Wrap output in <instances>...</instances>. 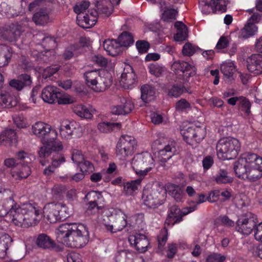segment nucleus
Instances as JSON below:
<instances>
[{
  "label": "nucleus",
  "instance_id": "e2e57ef3",
  "mask_svg": "<svg viewBox=\"0 0 262 262\" xmlns=\"http://www.w3.org/2000/svg\"><path fill=\"white\" fill-rule=\"evenodd\" d=\"M226 257L220 254L214 253L208 256L206 259V262H223Z\"/></svg>",
  "mask_w": 262,
  "mask_h": 262
},
{
  "label": "nucleus",
  "instance_id": "a211bd4d",
  "mask_svg": "<svg viewBox=\"0 0 262 262\" xmlns=\"http://www.w3.org/2000/svg\"><path fill=\"white\" fill-rule=\"evenodd\" d=\"M248 71L256 75L262 73V55L254 54L247 59Z\"/></svg>",
  "mask_w": 262,
  "mask_h": 262
},
{
  "label": "nucleus",
  "instance_id": "39448f33",
  "mask_svg": "<svg viewBox=\"0 0 262 262\" xmlns=\"http://www.w3.org/2000/svg\"><path fill=\"white\" fill-rule=\"evenodd\" d=\"M90 3L82 1L77 3L73 8L77 14V23L81 28H90L93 27L97 21L98 12L95 9H88Z\"/></svg>",
  "mask_w": 262,
  "mask_h": 262
},
{
  "label": "nucleus",
  "instance_id": "c9c22d12",
  "mask_svg": "<svg viewBox=\"0 0 262 262\" xmlns=\"http://www.w3.org/2000/svg\"><path fill=\"white\" fill-rule=\"evenodd\" d=\"M11 241V238L8 234L0 232V258H4L6 256L9 244Z\"/></svg>",
  "mask_w": 262,
  "mask_h": 262
},
{
  "label": "nucleus",
  "instance_id": "13d9d810",
  "mask_svg": "<svg viewBox=\"0 0 262 262\" xmlns=\"http://www.w3.org/2000/svg\"><path fill=\"white\" fill-rule=\"evenodd\" d=\"M102 209V207L98 206V204H95L91 201H89L86 212L89 215L96 214L98 213L99 211Z\"/></svg>",
  "mask_w": 262,
  "mask_h": 262
},
{
  "label": "nucleus",
  "instance_id": "5701e85b",
  "mask_svg": "<svg viewBox=\"0 0 262 262\" xmlns=\"http://www.w3.org/2000/svg\"><path fill=\"white\" fill-rule=\"evenodd\" d=\"M20 35L18 27L14 25L10 27H0V39L12 41Z\"/></svg>",
  "mask_w": 262,
  "mask_h": 262
},
{
  "label": "nucleus",
  "instance_id": "f3484780",
  "mask_svg": "<svg viewBox=\"0 0 262 262\" xmlns=\"http://www.w3.org/2000/svg\"><path fill=\"white\" fill-rule=\"evenodd\" d=\"M137 83V76L133 68L130 66H127L121 74L120 85L125 89H129L134 88Z\"/></svg>",
  "mask_w": 262,
  "mask_h": 262
},
{
  "label": "nucleus",
  "instance_id": "c756f323",
  "mask_svg": "<svg viewBox=\"0 0 262 262\" xmlns=\"http://www.w3.org/2000/svg\"><path fill=\"white\" fill-rule=\"evenodd\" d=\"M32 83L31 78L30 75L23 74L20 76L18 79H12L9 84L18 91H20L25 86H29Z\"/></svg>",
  "mask_w": 262,
  "mask_h": 262
},
{
  "label": "nucleus",
  "instance_id": "49530a36",
  "mask_svg": "<svg viewBox=\"0 0 262 262\" xmlns=\"http://www.w3.org/2000/svg\"><path fill=\"white\" fill-rule=\"evenodd\" d=\"M117 41H118L121 48L122 47H129L132 45L134 41L133 36L131 33L127 32L122 33L118 37Z\"/></svg>",
  "mask_w": 262,
  "mask_h": 262
},
{
  "label": "nucleus",
  "instance_id": "0e129e2a",
  "mask_svg": "<svg viewBox=\"0 0 262 262\" xmlns=\"http://www.w3.org/2000/svg\"><path fill=\"white\" fill-rule=\"evenodd\" d=\"M190 107V104L184 99L178 101L176 105V110L178 111H183Z\"/></svg>",
  "mask_w": 262,
  "mask_h": 262
},
{
  "label": "nucleus",
  "instance_id": "423d86ee",
  "mask_svg": "<svg viewBox=\"0 0 262 262\" xmlns=\"http://www.w3.org/2000/svg\"><path fill=\"white\" fill-rule=\"evenodd\" d=\"M144 204L149 208H157L166 200V190L159 183L154 184L151 188L144 189L142 193Z\"/></svg>",
  "mask_w": 262,
  "mask_h": 262
},
{
  "label": "nucleus",
  "instance_id": "a878e982",
  "mask_svg": "<svg viewBox=\"0 0 262 262\" xmlns=\"http://www.w3.org/2000/svg\"><path fill=\"white\" fill-rule=\"evenodd\" d=\"M50 11L46 8L40 9L33 16V20L37 25H45L51 21Z\"/></svg>",
  "mask_w": 262,
  "mask_h": 262
},
{
  "label": "nucleus",
  "instance_id": "f257e3e1",
  "mask_svg": "<svg viewBox=\"0 0 262 262\" xmlns=\"http://www.w3.org/2000/svg\"><path fill=\"white\" fill-rule=\"evenodd\" d=\"M8 215L15 226L28 228L36 225L41 217V210L36 203H16L8 192L0 191V217Z\"/></svg>",
  "mask_w": 262,
  "mask_h": 262
},
{
  "label": "nucleus",
  "instance_id": "aec40b11",
  "mask_svg": "<svg viewBox=\"0 0 262 262\" xmlns=\"http://www.w3.org/2000/svg\"><path fill=\"white\" fill-rule=\"evenodd\" d=\"M63 149L62 143L60 141L53 140H48L44 146L40 148L38 151L40 158L48 157L52 151H60Z\"/></svg>",
  "mask_w": 262,
  "mask_h": 262
},
{
  "label": "nucleus",
  "instance_id": "ddd939ff",
  "mask_svg": "<svg viewBox=\"0 0 262 262\" xmlns=\"http://www.w3.org/2000/svg\"><path fill=\"white\" fill-rule=\"evenodd\" d=\"M228 0H200L199 7L202 13H215L217 11L224 12L226 11Z\"/></svg>",
  "mask_w": 262,
  "mask_h": 262
},
{
  "label": "nucleus",
  "instance_id": "de8ad7c7",
  "mask_svg": "<svg viewBox=\"0 0 262 262\" xmlns=\"http://www.w3.org/2000/svg\"><path fill=\"white\" fill-rule=\"evenodd\" d=\"M234 69V65L232 62H224L221 66V70L222 73L227 78H229L233 75Z\"/></svg>",
  "mask_w": 262,
  "mask_h": 262
},
{
  "label": "nucleus",
  "instance_id": "5fc2aeb1",
  "mask_svg": "<svg viewBox=\"0 0 262 262\" xmlns=\"http://www.w3.org/2000/svg\"><path fill=\"white\" fill-rule=\"evenodd\" d=\"M189 92L183 86L173 85L168 91L169 96L178 97L184 92Z\"/></svg>",
  "mask_w": 262,
  "mask_h": 262
},
{
  "label": "nucleus",
  "instance_id": "9d476101",
  "mask_svg": "<svg viewBox=\"0 0 262 262\" xmlns=\"http://www.w3.org/2000/svg\"><path fill=\"white\" fill-rule=\"evenodd\" d=\"M18 160H20V163L15 168H13L11 171V174L15 180H20L28 178L31 173V168L28 165L31 161V158L29 155L21 151L18 152L16 155Z\"/></svg>",
  "mask_w": 262,
  "mask_h": 262
},
{
  "label": "nucleus",
  "instance_id": "6ab92c4d",
  "mask_svg": "<svg viewBox=\"0 0 262 262\" xmlns=\"http://www.w3.org/2000/svg\"><path fill=\"white\" fill-rule=\"evenodd\" d=\"M128 239L130 244L134 246L138 251L141 252L146 251L149 245L147 237L141 234L130 235Z\"/></svg>",
  "mask_w": 262,
  "mask_h": 262
},
{
  "label": "nucleus",
  "instance_id": "052dcab7",
  "mask_svg": "<svg viewBox=\"0 0 262 262\" xmlns=\"http://www.w3.org/2000/svg\"><path fill=\"white\" fill-rule=\"evenodd\" d=\"M121 105L125 115L130 113L134 108V104L130 100L122 99L121 100Z\"/></svg>",
  "mask_w": 262,
  "mask_h": 262
},
{
  "label": "nucleus",
  "instance_id": "3c124183",
  "mask_svg": "<svg viewBox=\"0 0 262 262\" xmlns=\"http://www.w3.org/2000/svg\"><path fill=\"white\" fill-rule=\"evenodd\" d=\"M200 50L201 49L198 47L188 42L183 46L182 52L184 55L190 56Z\"/></svg>",
  "mask_w": 262,
  "mask_h": 262
},
{
  "label": "nucleus",
  "instance_id": "9b49d317",
  "mask_svg": "<svg viewBox=\"0 0 262 262\" xmlns=\"http://www.w3.org/2000/svg\"><path fill=\"white\" fill-rule=\"evenodd\" d=\"M257 222L254 214L251 213H246L239 217L236 221L235 230L242 234L248 235L252 231L254 232Z\"/></svg>",
  "mask_w": 262,
  "mask_h": 262
},
{
  "label": "nucleus",
  "instance_id": "6e6552de",
  "mask_svg": "<svg viewBox=\"0 0 262 262\" xmlns=\"http://www.w3.org/2000/svg\"><path fill=\"white\" fill-rule=\"evenodd\" d=\"M131 164L137 175L144 178L155 167L152 156L148 152H143L134 156Z\"/></svg>",
  "mask_w": 262,
  "mask_h": 262
},
{
  "label": "nucleus",
  "instance_id": "6e6d98bb",
  "mask_svg": "<svg viewBox=\"0 0 262 262\" xmlns=\"http://www.w3.org/2000/svg\"><path fill=\"white\" fill-rule=\"evenodd\" d=\"M230 41V38L229 36H221L216 43L215 49L218 50L219 52L221 51L222 50L226 48L228 46Z\"/></svg>",
  "mask_w": 262,
  "mask_h": 262
},
{
  "label": "nucleus",
  "instance_id": "7c9ffc66",
  "mask_svg": "<svg viewBox=\"0 0 262 262\" xmlns=\"http://www.w3.org/2000/svg\"><path fill=\"white\" fill-rule=\"evenodd\" d=\"M12 48L5 45H0V67L8 64L12 56Z\"/></svg>",
  "mask_w": 262,
  "mask_h": 262
},
{
  "label": "nucleus",
  "instance_id": "4c0bfd02",
  "mask_svg": "<svg viewBox=\"0 0 262 262\" xmlns=\"http://www.w3.org/2000/svg\"><path fill=\"white\" fill-rule=\"evenodd\" d=\"M174 143L171 141L170 143L164 146L163 148H159V155L161 156V161L166 162L173 155L172 152L174 151Z\"/></svg>",
  "mask_w": 262,
  "mask_h": 262
},
{
  "label": "nucleus",
  "instance_id": "a18cd8bd",
  "mask_svg": "<svg viewBox=\"0 0 262 262\" xmlns=\"http://www.w3.org/2000/svg\"><path fill=\"white\" fill-rule=\"evenodd\" d=\"M257 27L253 23H248L241 31V36L244 38H249L255 34Z\"/></svg>",
  "mask_w": 262,
  "mask_h": 262
},
{
  "label": "nucleus",
  "instance_id": "f03ea898",
  "mask_svg": "<svg viewBox=\"0 0 262 262\" xmlns=\"http://www.w3.org/2000/svg\"><path fill=\"white\" fill-rule=\"evenodd\" d=\"M56 236L59 242L71 248H82L89 240L87 228L82 224L76 223L61 224L57 229Z\"/></svg>",
  "mask_w": 262,
  "mask_h": 262
},
{
  "label": "nucleus",
  "instance_id": "f704fd0d",
  "mask_svg": "<svg viewBox=\"0 0 262 262\" xmlns=\"http://www.w3.org/2000/svg\"><path fill=\"white\" fill-rule=\"evenodd\" d=\"M143 178L127 182L124 184V191L126 195H133L140 186Z\"/></svg>",
  "mask_w": 262,
  "mask_h": 262
},
{
  "label": "nucleus",
  "instance_id": "2f4dec72",
  "mask_svg": "<svg viewBox=\"0 0 262 262\" xmlns=\"http://www.w3.org/2000/svg\"><path fill=\"white\" fill-rule=\"evenodd\" d=\"M141 98L145 103L154 100L155 97L156 90L152 85L144 84L141 87Z\"/></svg>",
  "mask_w": 262,
  "mask_h": 262
},
{
  "label": "nucleus",
  "instance_id": "79ce46f5",
  "mask_svg": "<svg viewBox=\"0 0 262 262\" xmlns=\"http://www.w3.org/2000/svg\"><path fill=\"white\" fill-rule=\"evenodd\" d=\"M120 123H111L108 122H100L98 125V129L102 133H107L114 130L120 129Z\"/></svg>",
  "mask_w": 262,
  "mask_h": 262
},
{
  "label": "nucleus",
  "instance_id": "09e8293b",
  "mask_svg": "<svg viewBox=\"0 0 262 262\" xmlns=\"http://www.w3.org/2000/svg\"><path fill=\"white\" fill-rule=\"evenodd\" d=\"M78 167L79 168L80 171L85 174L91 173L95 170L94 165L85 158L78 165Z\"/></svg>",
  "mask_w": 262,
  "mask_h": 262
},
{
  "label": "nucleus",
  "instance_id": "680f3d73",
  "mask_svg": "<svg viewBox=\"0 0 262 262\" xmlns=\"http://www.w3.org/2000/svg\"><path fill=\"white\" fill-rule=\"evenodd\" d=\"M136 45L140 53H145L147 52L149 47V43L145 40L137 41Z\"/></svg>",
  "mask_w": 262,
  "mask_h": 262
},
{
  "label": "nucleus",
  "instance_id": "393cba45",
  "mask_svg": "<svg viewBox=\"0 0 262 262\" xmlns=\"http://www.w3.org/2000/svg\"><path fill=\"white\" fill-rule=\"evenodd\" d=\"M159 5L161 9L163 10L161 15V19L163 21L170 23L176 19L178 14L177 10L167 8L165 2L162 0L159 2Z\"/></svg>",
  "mask_w": 262,
  "mask_h": 262
},
{
  "label": "nucleus",
  "instance_id": "e433bc0d",
  "mask_svg": "<svg viewBox=\"0 0 262 262\" xmlns=\"http://www.w3.org/2000/svg\"><path fill=\"white\" fill-rule=\"evenodd\" d=\"M174 27L177 29V33L174 36V40L177 41H182L186 39L187 36V28L186 26L181 21L174 23Z\"/></svg>",
  "mask_w": 262,
  "mask_h": 262
},
{
  "label": "nucleus",
  "instance_id": "bb28decb",
  "mask_svg": "<svg viewBox=\"0 0 262 262\" xmlns=\"http://www.w3.org/2000/svg\"><path fill=\"white\" fill-rule=\"evenodd\" d=\"M36 244L38 247L50 250H56L57 246L54 241L45 234L38 235L36 239Z\"/></svg>",
  "mask_w": 262,
  "mask_h": 262
},
{
  "label": "nucleus",
  "instance_id": "f8f14e48",
  "mask_svg": "<svg viewBox=\"0 0 262 262\" xmlns=\"http://www.w3.org/2000/svg\"><path fill=\"white\" fill-rule=\"evenodd\" d=\"M181 134L188 144L193 145L200 143L204 138L206 131L203 127L190 126L181 129Z\"/></svg>",
  "mask_w": 262,
  "mask_h": 262
},
{
  "label": "nucleus",
  "instance_id": "2eb2a0df",
  "mask_svg": "<svg viewBox=\"0 0 262 262\" xmlns=\"http://www.w3.org/2000/svg\"><path fill=\"white\" fill-rule=\"evenodd\" d=\"M105 229L112 233L122 230L127 225L126 217L124 214L112 215L109 222L104 223Z\"/></svg>",
  "mask_w": 262,
  "mask_h": 262
},
{
  "label": "nucleus",
  "instance_id": "b1692460",
  "mask_svg": "<svg viewBox=\"0 0 262 262\" xmlns=\"http://www.w3.org/2000/svg\"><path fill=\"white\" fill-rule=\"evenodd\" d=\"M79 125L75 121H69L62 123L59 127V134L62 139H70Z\"/></svg>",
  "mask_w": 262,
  "mask_h": 262
},
{
  "label": "nucleus",
  "instance_id": "bf43d9fd",
  "mask_svg": "<svg viewBox=\"0 0 262 262\" xmlns=\"http://www.w3.org/2000/svg\"><path fill=\"white\" fill-rule=\"evenodd\" d=\"M71 158L73 162L76 164L77 166L85 159L81 152L77 149L73 150Z\"/></svg>",
  "mask_w": 262,
  "mask_h": 262
},
{
  "label": "nucleus",
  "instance_id": "37998d69",
  "mask_svg": "<svg viewBox=\"0 0 262 262\" xmlns=\"http://www.w3.org/2000/svg\"><path fill=\"white\" fill-rule=\"evenodd\" d=\"M55 209L58 212L57 214L58 215L59 221H64L68 217H69L71 213V210L70 208L61 203H55Z\"/></svg>",
  "mask_w": 262,
  "mask_h": 262
},
{
  "label": "nucleus",
  "instance_id": "c03bdc74",
  "mask_svg": "<svg viewBox=\"0 0 262 262\" xmlns=\"http://www.w3.org/2000/svg\"><path fill=\"white\" fill-rule=\"evenodd\" d=\"M134 254L128 250L118 252L115 256V262H133Z\"/></svg>",
  "mask_w": 262,
  "mask_h": 262
},
{
  "label": "nucleus",
  "instance_id": "1a4fd4ad",
  "mask_svg": "<svg viewBox=\"0 0 262 262\" xmlns=\"http://www.w3.org/2000/svg\"><path fill=\"white\" fill-rule=\"evenodd\" d=\"M136 145V141L133 137L127 135L121 136L116 146V157L120 160H125L133 155Z\"/></svg>",
  "mask_w": 262,
  "mask_h": 262
},
{
  "label": "nucleus",
  "instance_id": "864d4df0",
  "mask_svg": "<svg viewBox=\"0 0 262 262\" xmlns=\"http://www.w3.org/2000/svg\"><path fill=\"white\" fill-rule=\"evenodd\" d=\"M215 180L217 183L225 184L232 182L233 179L228 176L227 171L221 169L219 174L216 177Z\"/></svg>",
  "mask_w": 262,
  "mask_h": 262
},
{
  "label": "nucleus",
  "instance_id": "0eeeda50",
  "mask_svg": "<svg viewBox=\"0 0 262 262\" xmlns=\"http://www.w3.org/2000/svg\"><path fill=\"white\" fill-rule=\"evenodd\" d=\"M241 147L239 140L233 137L220 139L216 144L217 157L222 160H231L238 154Z\"/></svg>",
  "mask_w": 262,
  "mask_h": 262
},
{
  "label": "nucleus",
  "instance_id": "7ed1b4c3",
  "mask_svg": "<svg viewBox=\"0 0 262 262\" xmlns=\"http://www.w3.org/2000/svg\"><path fill=\"white\" fill-rule=\"evenodd\" d=\"M234 170L239 178L256 182L262 177V158L256 154H246L235 162Z\"/></svg>",
  "mask_w": 262,
  "mask_h": 262
},
{
  "label": "nucleus",
  "instance_id": "20e7f679",
  "mask_svg": "<svg viewBox=\"0 0 262 262\" xmlns=\"http://www.w3.org/2000/svg\"><path fill=\"white\" fill-rule=\"evenodd\" d=\"M85 83L96 92L104 91L112 83L111 74L104 70H94L84 74Z\"/></svg>",
  "mask_w": 262,
  "mask_h": 262
},
{
  "label": "nucleus",
  "instance_id": "774afa93",
  "mask_svg": "<svg viewBox=\"0 0 262 262\" xmlns=\"http://www.w3.org/2000/svg\"><path fill=\"white\" fill-rule=\"evenodd\" d=\"M254 233V238L258 242H262V222L257 224Z\"/></svg>",
  "mask_w": 262,
  "mask_h": 262
},
{
  "label": "nucleus",
  "instance_id": "58836bf2",
  "mask_svg": "<svg viewBox=\"0 0 262 262\" xmlns=\"http://www.w3.org/2000/svg\"><path fill=\"white\" fill-rule=\"evenodd\" d=\"M73 111L79 117L86 119H90L93 117L91 111L85 106L82 104L74 105Z\"/></svg>",
  "mask_w": 262,
  "mask_h": 262
},
{
  "label": "nucleus",
  "instance_id": "cd10ccee",
  "mask_svg": "<svg viewBox=\"0 0 262 262\" xmlns=\"http://www.w3.org/2000/svg\"><path fill=\"white\" fill-rule=\"evenodd\" d=\"M104 49L112 56H115L122 52V48L118 41L115 39L105 40L103 42Z\"/></svg>",
  "mask_w": 262,
  "mask_h": 262
},
{
  "label": "nucleus",
  "instance_id": "72a5a7b5",
  "mask_svg": "<svg viewBox=\"0 0 262 262\" xmlns=\"http://www.w3.org/2000/svg\"><path fill=\"white\" fill-rule=\"evenodd\" d=\"M16 140V135L13 129H6L0 134V145H9Z\"/></svg>",
  "mask_w": 262,
  "mask_h": 262
},
{
  "label": "nucleus",
  "instance_id": "4be33fe9",
  "mask_svg": "<svg viewBox=\"0 0 262 262\" xmlns=\"http://www.w3.org/2000/svg\"><path fill=\"white\" fill-rule=\"evenodd\" d=\"M59 96V89L57 87L51 85L45 87L42 89L41 94L43 101L49 104L55 103Z\"/></svg>",
  "mask_w": 262,
  "mask_h": 262
},
{
  "label": "nucleus",
  "instance_id": "a19ab883",
  "mask_svg": "<svg viewBox=\"0 0 262 262\" xmlns=\"http://www.w3.org/2000/svg\"><path fill=\"white\" fill-rule=\"evenodd\" d=\"M85 199L88 201H91L94 204H98L101 207L104 206V198L101 192L97 191H91L85 195Z\"/></svg>",
  "mask_w": 262,
  "mask_h": 262
},
{
  "label": "nucleus",
  "instance_id": "603ef678",
  "mask_svg": "<svg viewBox=\"0 0 262 262\" xmlns=\"http://www.w3.org/2000/svg\"><path fill=\"white\" fill-rule=\"evenodd\" d=\"M148 69L150 73L156 77L162 76L165 72V67L158 64H150Z\"/></svg>",
  "mask_w": 262,
  "mask_h": 262
},
{
  "label": "nucleus",
  "instance_id": "4468645a",
  "mask_svg": "<svg viewBox=\"0 0 262 262\" xmlns=\"http://www.w3.org/2000/svg\"><path fill=\"white\" fill-rule=\"evenodd\" d=\"M196 209V206L189 207L181 211L177 206H171L169 210L168 216L166 218L165 225L168 226H172L174 224L180 222L182 220V216L194 211Z\"/></svg>",
  "mask_w": 262,
  "mask_h": 262
},
{
  "label": "nucleus",
  "instance_id": "4d7b16f0",
  "mask_svg": "<svg viewBox=\"0 0 262 262\" xmlns=\"http://www.w3.org/2000/svg\"><path fill=\"white\" fill-rule=\"evenodd\" d=\"M98 13L108 16L113 12V6L111 4L99 5L98 7Z\"/></svg>",
  "mask_w": 262,
  "mask_h": 262
},
{
  "label": "nucleus",
  "instance_id": "ea45409f",
  "mask_svg": "<svg viewBox=\"0 0 262 262\" xmlns=\"http://www.w3.org/2000/svg\"><path fill=\"white\" fill-rule=\"evenodd\" d=\"M90 60L95 64L101 66L105 67L108 69H112L115 66V63L100 54H95L91 56Z\"/></svg>",
  "mask_w": 262,
  "mask_h": 262
},
{
  "label": "nucleus",
  "instance_id": "8fccbe9b",
  "mask_svg": "<svg viewBox=\"0 0 262 262\" xmlns=\"http://www.w3.org/2000/svg\"><path fill=\"white\" fill-rule=\"evenodd\" d=\"M238 105L241 108V110L247 116L250 115L251 113L250 109L251 104L250 101L247 98L243 96H239Z\"/></svg>",
  "mask_w": 262,
  "mask_h": 262
},
{
  "label": "nucleus",
  "instance_id": "338daca9",
  "mask_svg": "<svg viewBox=\"0 0 262 262\" xmlns=\"http://www.w3.org/2000/svg\"><path fill=\"white\" fill-rule=\"evenodd\" d=\"M13 121L16 126L18 128H25L28 125L26 120L22 116H16L13 118Z\"/></svg>",
  "mask_w": 262,
  "mask_h": 262
},
{
  "label": "nucleus",
  "instance_id": "69168bd1",
  "mask_svg": "<svg viewBox=\"0 0 262 262\" xmlns=\"http://www.w3.org/2000/svg\"><path fill=\"white\" fill-rule=\"evenodd\" d=\"M56 101L59 104H67L74 102V100L70 96L61 95L60 93V96L58 97Z\"/></svg>",
  "mask_w": 262,
  "mask_h": 262
},
{
  "label": "nucleus",
  "instance_id": "412c9836",
  "mask_svg": "<svg viewBox=\"0 0 262 262\" xmlns=\"http://www.w3.org/2000/svg\"><path fill=\"white\" fill-rule=\"evenodd\" d=\"M32 130L34 135L42 139H45L50 133L53 134L55 137L57 136L55 130L51 131L50 125L41 121L34 124L32 126Z\"/></svg>",
  "mask_w": 262,
  "mask_h": 262
},
{
  "label": "nucleus",
  "instance_id": "dca6fc26",
  "mask_svg": "<svg viewBox=\"0 0 262 262\" xmlns=\"http://www.w3.org/2000/svg\"><path fill=\"white\" fill-rule=\"evenodd\" d=\"M171 69L176 74L188 78L196 74V69L192 64L184 61H177L173 62Z\"/></svg>",
  "mask_w": 262,
  "mask_h": 262
},
{
  "label": "nucleus",
  "instance_id": "c85d7f7f",
  "mask_svg": "<svg viewBox=\"0 0 262 262\" xmlns=\"http://www.w3.org/2000/svg\"><path fill=\"white\" fill-rule=\"evenodd\" d=\"M55 208V203H48L46 204L44 207L43 212L45 217L50 223L60 222L58 215L57 213L58 212L56 211Z\"/></svg>",
  "mask_w": 262,
  "mask_h": 262
},
{
  "label": "nucleus",
  "instance_id": "473e14b6",
  "mask_svg": "<svg viewBox=\"0 0 262 262\" xmlns=\"http://www.w3.org/2000/svg\"><path fill=\"white\" fill-rule=\"evenodd\" d=\"M17 104L15 97L11 96L8 92L0 91V108L13 107Z\"/></svg>",
  "mask_w": 262,
  "mask_h": 262
}]
</instances>
